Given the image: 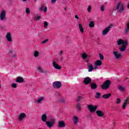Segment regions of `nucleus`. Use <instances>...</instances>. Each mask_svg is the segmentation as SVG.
Masks as SVG:
<instances>
[{"instance_id":"nucleus-32","label":"nucleus","mask_w":129,"mask_h":129,"mask_svg":"<svg viewBox=\"0 0 129 129\" xmlns=\"http://www.w3.org/2000/svg\"><path fill=\"white\" fill-rule=\"evenodd\" d=\"M11 53V56L12 58H16L17 57V54L16 53H13V50H10Z\"/></svg>"},{"instance_id":"nucleus-51","label":"nucleus","mask_w":129,"mask_h":129,"mask_svg":"<svg viewBox=\"0 0 129 129\" xmlns=\"http://www.w3.org/2000/svg\"><path fill=\"white\" fill-rule=\"evenodd\" d=\"M98 66L95 65V67L94 68V70H95L96 69H98V67H97Z\"/></svg>"},{"instance_id":"nucleus-23","label":"nucleus","mask_w":129,"mask_h":129,"mask_svg":"<svg viewBox=\"0 0 129 129\" xmlns=\"http://www.w3.org/2000/svg\"><path fill=\"white\" fill-rule=\"evenodd\" d=\"M94 64L96 66H101L102 65V61L100 60H98L95 61Z\"/></svg>"},{"instance_id":"nucleus-56","label":"nucleus","mask_w":129,"mask_h":129,"mask_svg":"<svg viewBox=\"0 0 129 129\" xmlns=\"http://www.w3.org/2000/svg\"><path fill=\"white\" fill-rule=\"evenodd\" d=\"M23 2H27V0H22Z\"/></svg>"},{"instance_id":"nucleus-3","label":"nucleus","mask_w":129,"mask_h":129,"mask_svg":"<svg viewBox=\"0 0 129 129\" xmlns=\"http://www.w3.org/2000/svg\"><path fill=\"white\" fill-rule=\"evenodd\" d=\"M0 21L6 22L7 21V11L5 10H2L0 13Z\"/></svg>"},{"instance_id":"nucleus-38","label":"nucleus","mask_w":129,"mask_h":129,"mask_svg":"<svg viewBox=\"0 0 129 129\" xmlns=\"http://www.w3.org/2000/svg\"><path fill=\"white\" fill-rule=\"evenodd\" d=\"M34 19L35 21H38L41 19V17L40 16H36L34 17Z\"/></svg>"},{"instance_id":"nucleus-44","label":"nucleus","mask_w":129,"mask_h":129,"mask_svg":"<svg viewBox=\"0 0 129 129\" xmlns=\"http://www.w3.org/2000/svg\"><path fill=\"white\" fill-rule=\"evenodd\" d=\"M49 41V39H46L44 40H43V41H42V44H46V43L48 42V41Z\"/></svg>"},{"instance_id":"nucleus-41","label":"nucleus","mask_w":129,"mask_h":129,"mask_svg":"<svg viewBox=\"0 0 129 129\" xmlns=\"http://www.w3.org/2000/svg\"><path fill=\"white\" fill-rule=\"evenodd\" d=\"M81 100H82V96H78V99H77V101H81Z\"/></svg>"},{"instance_id":"nucleus-13","label":"nucleus","mask_w":129,"mask_h":129,"mask_svg":"<svg viewBox=\"0 0 129 129\" xmlns=\"http://www.w3.org/2000/svg\"><path fill=\"white\" fill-rule=\"evenodd\" d=\"M52 66L54 69H56L57 70H60V69L62 68L61 66H59L55 61L52 62Z\"/></svg>"},{"instance_id":"nucleus-49","label":"nucleus","mask_w":129,"mask_h":129,"mask_svg":"<svg viewBox=\"0 0 129 129\" xmlns=\"http://www.w3.org/2000/svg\"><path fill=\"white\" fill-rule=\"evenodd\" d=\"M42 73H44V74H48V73H49V71L48 70L44 71L43 70V72H42Z\"/></svg>"},{"instance_id":"nucleus-47","label":"nucleus","mask_w":129,"mask_h":129,"mask_svg":"<svg viewBox=\"0 0 129 129\" xmlns=\"http://www.w3.org/2000/svg\"><path fill=\"white\" fill-rule=\"evenodd\" d=\"M26 14H30V9L29 8L26 9Z\"/></svg>"},{"instance_id":"nucleus-5","label":"nucleus","mask_w":129,"mask_h":129,"mask_svg":"<svg viewBox=\"0 0 129 129\" xmlns=\"http://www.w3.org/2000/svg\"><path fill=\"white\" fill-rule=\"evenodd\" d=\"M110 81L107 80L106 81H105L103 85H102V89L104 90H106L109 88V86H110Z\"/></svg>"},{"instance_id":"nucleus-35","label":"nucleus","mask_w":129,"mask_h":129,"mask_svg":"<svg viewBox=\"0 0 129 129\" xmlns=\"http://www.w3.org/2000/svg\"><path fill=\"white\" fill-rule=\"evenodd\" d=\"M11 87H12V88H17L18 86H17V84L14 83L11 84Z\"/></svg>"},{"instance_id":"nucleus-30","label":"nucleus","mask_w":129,"mask_h":129,"mask_svg":"<svg viewBox=\"0 0 129 129\" xmlns=\"http://www.w3.org/2000/svg\"><path fill=\"white\" fill-rule=\"evenodd\" d=\"M118 90H119L120 91H124V90L125 89V88L122 86H119L118 87Z\"/></svg>"},{"instance_id":"nucleus-59","label":"nucleus","mask_w":129,"mask_h":129,"mask_svg":"<svg viewBox=\"0 0 129 129\" xmlns=\"http://www.w3.org/2000/svg\"><path fill=\"white\" fill-rule=\"evenodd\" d=\"M115 2H116V0H115Z\"/></svg>"},{"instance_id":"nucleus-31","label":"nucleus","mask_w":129,"mask_h":129,"mask_svg":"<svg viewBox=\"0 0 129 129\" xmlns=\"http://www.w3.org/2000/svg\"><path fill=\"white\" fill-rule=\"evenodd\" d=\"M94 21H91L89 24V26L90 27V28H94Z\"/></svg>"},{"instance_id":"nucleus-19","label":"nucleus","mask_w":129,"mask_h":129,"mask_svg":"<svg viewBox=\"0 0 129 129\" xmlns=\"http://www.w3.org/2000/svg\"><path fill=\"white\" fill-rule=\"evenodd\" d=\"M48 10V8L47 7H44V6H41L39 8V11L40 12H43V13H47V11Z\"/></svg>"},{"instance_id":"nucleus-16","label":"nucleus","mask_w":129,"mask_h":129,"mask_svg":"<svg viewBox=\"0 0 129 129\" xmlns=\"http://www.w3.org/2000/svg\"><path fill=\"white\" fill-rule=\"evenodd\" d=\"M84 84H85V85H88V84H89L91 83V79L88 77H86L84 80Z\"/></svg>"},{"instance_id":"nucleus-39","label":"nucleus","mask_w":129,"mask_h":129,"mask_svg":"<svg viewBox=\"0 0 129 129\" xmlns=\"http://www.w3.org/2000/svg\"><path fill=\"white\" fill-rule=\"evenodd\" d=\"M48 22H47V21H44V27L45 28V29H47V28H48Z\"/></svg>"},{"instance_id":"nucleus-37","label":"nucleus","mask_w":129,"mask_h":129,"mask_svg":"<svg viewBox=\"0 0 129 129\" xmlns=\"http://www.w3.org/2000/svg\"><path fill=\"white\" fill-rule=\"evenodd\" d=\"M96 98H97V99H99L100 98V93H99V92H97L96 93V96H95Z\"/></svg>"},{"instance_id":"nucleus-50","label":"nucleus","mask_w":129,"mask_h":129,"mask_svg":"<svg viewBox=\"0 0 129 129\" xmlns=\"http://www.w3.org/2000/svg\"><path fill=\"white\" fill-rule=\"evenodd\" d=\"M57 2V0H51V4L52 5H54Z\"/></svg>"},{"instance_id":"nucleus-45","label":"nucleus","mask_w":129,"mask_h":129,"mask_svg":"<svg viewBox=\"0 0 129 129\" xmlns=\"http://www.w3.org/2000/svg\"><path fill=\"white\" fill-rule=\"evenodd\" d=\"M58 61L59 62H62V61H63V57L62 56H59L58 59Z\"/></svg>"},{"instance_id":"nucleus-8","label":"nucleus","mask_w":129,"mask_h":129,"mask_svg":"<svg viewBox=\"0 0 129 129\" xmlns=\"http://www.w3.org/2000/svg\"><path fill=\"white\" fill-rule=\"evenodd\" d=\"M97 106H94L93 105H89L88 106V108L91 112V113H93L96 111V109H97Z\"/></svg>"},{"instance_id":"nucleus-48","label":"nucleus","mask_w":129,"mask_h":129,"mask_svg":"<svg viewBox=\"0 0 129 129\" xmlns=\"http://www.w3.org/2000/svg\"><path fill=\"white\" fill-rule=\"evenodd\" d=\"M62 55H63V51L60 50L58 52V56H62Z\"/></svg>"},{"instance_id":"nucleus-55","label":"nucleus","mask_w":129,"mask_h":129,"mask_svg":"<svg viewBox=\"0 0 129 129\" xmlns=\"http://www.w3.org/2000/svg\"><path fill=\"white\" fill-rule=\"evenodd\" d=\"M91 56L90 55H88L87 58H90Z\"/></svg>"},{"instance_id":"nucleus-57","label":"nucleus","mask_w":129,"mask_h":129,"mask_svg":"<svg viewBox=\"0 0 129 129\" xmlns=\"http://www.w3.org/2000/svg\"><path fill=\"white\" fill-rule=\"evenodd\" d=\"M64 11H67V9H66V8H64Z\"/></svg>"},{"instance_id":"nucleus-54","label":"nucleus","mask_w":129,"mask_h":129,"mask_svg":"<svg viewBox=\"0 0 129 129\" xmlns=\"http://www.w3.org/2000/svg\"><path fill=\"white\" fill-rule=\"evenodd\" d=\"M85 62H86L87 63H88V62H89V60L86 59L85 60Z\"/></svg>"},{"instance_id":"nucleus-42","label":"nucleus","mask_w":129,"mask_h":129,"mask_svg":"<svg viewBox=\"0 0 129 129\" xmlns=\"http://www.w3.org/2000/svg\"><path fill=\"white\" fill-rule=\"evenodd\" d=\"M59 102H61L62 103L65 102V99L64 98H60L59 99Z\"/></svg>"},{"instance_id":"nucleus-9","label":"nucleus","mask_w":129,"mask_h":129,"mask_svg":"<svg viewBox=\"0 0 129 129\" xmlns=\"http://www.w3.org/2000/svg\"><path fill=\"white\" fill-rule=\"evenodd\" d=\"M127 104H129V99L128 98H126L124 100V102L122 104V109H125L126 106H127Z\"/></svg>"},{"instance_id":"nucleus-40","label":"nucleus","mask_w":129,"mask_h":129,"mask_svg":"<svg viewBox=\"0 0 129 129\" xmlns=\"http://www.w3.org/2000/svg\"><path fill=\"white\" fill-rule=\"evenodd\" d=\"M87 11L88 13H91V6H88V8H87Z\"/></svg>"},{"instance_id":"nucleus-28","label":"nucleus","mask_w":129,"mask_h":129,"mask_svg":"<svg viewBox=\"0 0 129 129\" xmlns=\"http://www.w3.org/2000/svg\"><path fill=\"white\" fill-rule=\"evenodd\" d=\"M81 57H82V59H83L84 60H85V59H86V58H87L88 57V55H87V54H86V53L83 52L82 53Z\"/></svg>"},{"instance_id":"nucleus-15","label":"nucleus","mask_w":129,"mask_h":129,"mask_svg":"<svg viewBox=\"0 0 129 129\" xmlns=\"http://www.w3.org/2000/svg\"><path fill=\"white\" fill-rule=\"evenodd\" d=\"M6 39L8 42H13V39L12 38V33L8 32L6 34Z\"/></svg>"},{"instance_id":"nucleus-1","label":"nucleus","mask_w":129,"mask_h":129,"mask_svg":"<svg viewBox=\"0 0 129 129\" xmlns=\"http://www.w3.org/2000/svg\"><path fill=\"white\" fill-rule=\"evenodd\" d=\"M116 44L118 46L122 45V47L119 48L120 52H124L126 50V46L128 44V41L126 40H123L122 39H118L116 41Z\"/></svg>"},{"instance_id":"nucleus-10","label":"nucleus","mask_w":129,"mask_h":129,"mask_svg":"<svg viewBox=\"0 0 129 129\" xmlns=\"http://www.w3.org/2000/svg\"><path fill=\"white\" fill-rule=\"evenodd\" d=\"M96 114L98 117H103L105 114L103 111L97 110V111H96Z\"/></svg>"},{"instance_id":"nucleus-34","label":"nucleus","mask_w":129,"mask_h":129,"mask_svg":"<svg viewBox=\"0 0 129 129\" xmlns=\"http://www.w3.org/2000/svg\"><path fill=\"white\" fill-rule=\"evenodd\" d=\"M39 54L40 53H39L38 51H35L34 52V57H39Z\"/></svg>"},{"instance_id":"nucleus-20","label":"nucleus","mask_w":129,"mask_h":129,"mask_svg":"<svg viewBox=\"0 0 129 129\" xmlns=\"http://www.w3.org/2000/svg\"><path fill=\"white\" fill-rule=\"evenodd\" d=\"M58 127H65V126H66V125L65 124V122H64V121L60 120L58 121Z\"/></svg>"},{"instance_id":"nucleus-26","label":"nucleus","mask_w":129,"mask_h":129,"mask_svg":"<svg viewBox=\"0 0 129 129\" xmlns=\"http://www.w3.org/2000/svg\"><path fill=\"white\" fill-rule=\"evenodd\" d=\"M91 89H96L97 88V85L94 83H91L90 84Z\"/></svg>"},{"instance_id":"nucleus-27","label":"nucleus","mask_w":129,"mask_h":129,"mask_svg":"<svg viewBox=\"0 0 129 129\" xmlns=\"http://www.w3.org/2000/svg\"><path fill=\"white\" fill-rule=\"evenodd\" d=\"M36 70H37L38 72H40V73H43L44 70H43L41 67L37 66L36 67Z\"/></svg>"},{"instance_id":"nucleus-43","label":"nucleus","mask_w":129,"mask_h":129,"mask_svg":"<svg viewBox=\"0 0 129 129\" xmlns=\"http://www.w3.org/2000/svg\"><path fill=\"white\" fill-rule=\"evenodd\" d=\"M99 55L100 56V59H101V60H103V59H104V57H103V55L101 54V53H99Z\"/></svg>"},{"instance_id":"nucleus-36","label":"nucleus","mask_w":129,"mask_h":129,"mask_svg":"<svg viewBox=\"0 0 129 129\" xmlns=\"http://www.w3.org/2000/svg\"><path fill=\"white\" fill-rule=\"evenodd\" d=\"M121 102V100L119 98H117L116 99V104H119Z\"/></svg>"},{"instance_id":"nucleus-2","label":"nucleus","mask_w":129,"mask_h":129,"mask_svg":"<svg viewBox=\"0 0 129 129\" xmlns=\"http://www.w3.org/2000/svg\"><path fill=\"white\" fill-rule=\"evenodd\" d=\"M115 10H117L118 13H122L124 11V4H121V3L119 2L115 8Z\"/></svg>"},{"instance_id":"nucleus-25","label":"nucleus","mask_w":129,"mask_h":129,"mask_svg":"<svg viewBox=\"0 0 129 129\" xmlns=\"http://www.w3.org/2000/svg\"><path fill=\"white\" fill-rule=\"evenodd\" d=\"M111 96V94L109 93V94H104L102 95V98H104V99H108L109 97Z\"/></svg>"},{"instance_id":"nucleus-24","label":"nucleus","mask_w":129,"mask_h":129,"mask_svg":"<svg viewBox=\"0 0 129 129\" xmlns=\"http://www.w3.org/2000/svg\"><path fill=\"white\" fill-rule=\"evenodd\" d=\"M79 28L81 33L83 34L84 33V28H83L82 24H79Z\"/></svg>"},{"instance_id":"nucleus-11","label":"nucleus","mask_w":129,"mask_h":129,"mask_svg":"<svg viewBox=\"0 0 129 129\" xmlns=\"http://www.w3.org/2000/svg\"><path fill=\"white\" fill-rule=\"evenodd\" d=\"M43 101H45V97L41 96L35 101V102L37 104H42Z\"/></svg>"},{"instance_id":"nucleus-18","label":"nucleus","mask_w":129,"mask_h":129,"mask_svg":"<svg viewBox=\"0 0 129 129\" xmlns=\"http://www.w3.org/2000/svg\"><path fill=\"white\" fill-rule=\"evenodd\" d=\"M24 81V78L22 77H18L16 78V82H17V83H23Z\"/></svg>"},{"instance_id":"nucleus-7","label":"nucleus","mask_w":129,"mask_h":129,"mask_svg":"<svg viewBox=\"0 0 129 129\" xmlns=\"http://www.w3.org/2000/svg\"><path fill=\"white\" fill-rule=\"evenodd\" d=\"M51 121H48L45 122V124L47 125V127L48 128H51L53 127L54 124H55V119L54 118H51Z\"/></svg>"},{"instance_id":"nucleus-21","label":"nucleus","mask_w":129,"mask_h":129,"mask_svg":"<svg viewBox=\"0 0 129 129\" xmlns=\"http://www.w3.org/2000/svg\"><path fill=\"white\" fill-rule=\"evenodd\" d=\"M73 119L74 125H77V124L78 123V120H79L78 117L76 116H74Z\"/></svg>"},{"instance_id":"nucleus-60","label":"nucleus","mask_w":129,"mask_h":129,"mask_svg":"<svg viewBox=\"0 0 129 129\" xmlns=\"http://www.w3.org/2000/svg\"><path fill=\"white\" fill-rule=\"evenodd\" d=\"M34 1H37V0H34Z\"/></svg>"},{"instance_id":"nucleus-29","label":"nucleus","mask_w":129,"mask_h":129,"mask_svg":"<svg viewBox=\"0 0 129 129\" xmlns=\"http://www.w3.org/2000/svg\"><path fill=\"white\" fill-rule=\"evenodd\" d=\"M126 28L124 30L125 34H127L129 31V22L126 24Z\"/></svg>"},{"instance_id":"nucleus-53","label":"nucleus","mask_w":129,"mask_h":129,"mask_svg":"<svg viewBox=\"0 0 129 129\" xmlns=\"http://www.w3.org/2000/svg\"><path fill=\"white\" fill-rule=\"evenodd\" d=\"M127 9L129 10V3L127 4Z\"/></svg>"},{"instance_id":"nucleus-14","label":"nucleus","mask_w":129,"mask_h":129,"mask_svg":"<svg viewBox=\"0 0 129 129\" xmlns=\"http://www.w3.org/2000/svg\"><path fill=\"white\" fill-rule=\"evenodd\" d=\"M27 116V115H26V113H21L18 116V119L20 120V121H22V120L25 119Z\"/></svg>"},{"instance_id":"nucleus-4","label":"nucleus","mask_w":129,"mask_h":129,"mask_svg":"<svg viewBox=\"0 0 129 129\" xmlns=\"http://www.w3.org/2000/svg\"><path fill=\"white\" fill-rule=\"evenodd\" d=\"M52 87L54 88V89H60L61 87H62V82L60 81H55L52 83Z\"/></svg>"},{"instance_id":"nucleus-52","label":"nucleus","mask_w":129,"mask_h":129,"mask_svg":"<svg viewBox=\"0 0 129 129\" xmlns=\"http://www.w3.org/2000/svg\"><path fill=\"white\" fill-rule=\"evenodd\" d=\"M75 18H76V19H79V17H78V16H77V15H75Z\"/></svg>"},{"instance_id":"nucleus-58","label":"nucleus","mask_w":129,"mask_h":129,"mask_svg":"<svg viewBox=\"0 0 129 129\" xmlns=\"http://www.w3.org/2000/svg\"><path fill=\"white\" fill-rule=\"evenodd\" d=\"M1 88H2V85H1V84H0V89H1Z\"/></svg>"},{"instance_id":"nucleus-12","label":"nucleus","mask_w":129,"mask_h":129,"mask_svg":"<svg viewBox=\"0 0 129 129\" xmlns=\"http://www.w3.org/2000/svg\"><path fill=\"white\" fill-rule=\"evenodd\" d=\"M113 54L114 55L115 59H120V58H121V53H118L116 51H113Z\"/></svg>"},{"instance_id":"nucleus-17","label":"nucleus","mask_w":129,"mask_h":129,"mask_svg":"<svg viewBox=\"0 0 129 129\" xmlns=\"http://www.w3.org/2000/svg\"><path fill=\"white\" fill-rule=\"evenodd\" d=\"M47 118V113H43L41 115V121H42L43 122H46Z\"/></svg>"},{"instance_id":"nucleus-33","label":"nucleus","mask_w":129,"mask_h":129,"mask_svg":"<svg viewBox=\"0 0 129 129\" xmlns=\"http://www.w3.org/2000/svg\"><path fill=\"white\" fill-rule=\"evenodd\" d=\"M77 110L78 111H80V110H81V105L80 104H77Z\"/></svg>"},{"instance_id":"nucleus-46","label":"nucleus","mask_w":129,"mask_h":129,"mask_svg":"<svg viewBox=\"0 0 129 129\" xmlns=\"http://www.w3.org/2000/svg\"><path fill=\"white\" fill-rule=\"evenodd\" d=\"M105 7L104 6H102L100 8V10L101 11V12H104V10H105Z\"/></svg>"},{"instance_id":"nucleus-22","label":"nucleus","mask_w":129,"mask_h":129,"mask_svg":"<svg viewBox=\"0 0 129 129\" xmlns=\"http://www.w3.org/2000/svg\"><path fill=\"white\" fill-rule=\"evenodd\" d=\"M88 72H92L94 70V69L93 68V65L92 64L90 63L88 65Z\"/></svg>"},{"instance_id":"nucleus-6","label":"nucleus","mask_w":129,"mask_h":129,"mask_svg":"<svg viewBox=\"0 0 129 129\" xmlns=\"http://www.w3.org/2000/svg\"><path fill=\"white\" fill-rule=\"evenodd\" d=\"M113 27V24H110L108 27L105 28L102 32V34L103 36H105L107 34H108V32H109L111 29V28Z\"/></svg>"}]
</instances>
